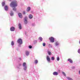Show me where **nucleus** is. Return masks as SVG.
Segmentation results:
<instances>
[{
  "label": "nucleus",
  "mask_w": 80,
  "mask_h": 80,
  "mask_svg": "<svg viewBox=\"0 0 80 80\" xmlns=\"http://www.w3.org/2000/svg\"><path fill=\"white\" fill-rule=\"evenodd\" d=\"M10 7L12 8H13V10L16 12L17 8L16 7H17V2L16 1H13L11 2L10 4Z\"/></svg>",
  "instance_id": "f257e3e1"
},
{
  "label": "nucleus",
  "mask_w": 80,
  "mask_h": 80,
  "mask_svg": "<svg viewBox=\"0 0 80 80\" xmlns=\"http://www.w3.org/2000/svg\"><path fill=\"white\" fill-rule=\"evenodd\" d=\"M17 42L18 45V46L19 47H22L21 45L23 43V42L22 41V39L21 38H19Z\"/></svg>",
  "instance_id": "f03ea898"
},
{
  "label": "nucleus",
  "mask_w": 80,
  "mask_h": 80,
  "mask_svg": "<svg viewBox=\"0 0 80 80\" xmlns=\"http://www.w3.org/2000/svg\"><path fill=\"white\" fill-rule=\"evenodd\" d=\"M22 66L23 71L25 72H27V65L26 62H24L22 63Z\"/></svg>",
  "instance_id": "7ed1b4c3"
},
{
  "label": "nucleus",
  "mask_w": 80,
  "mask_h": 80,
  "mask_svg": "<svg viewBox=\"0 0 80 80\" xmlns=\"http://www.w3.org/2000/svg\"><path fill=\"white\" fill-rule=\"evenodd\" d=\"M49 39L52 43H53L55 42V38L53 37L49 38Z\"/></svg>",
  "instance_id": "20e7f679"
},
{
  "label": "nucleus",
  "mask_w": 80,
  "mask_h": 80,
  "mask_svg": "<svg viewBox=\"0 0 80 80\" xmlns=\"http://www.w3.org/2000/svg\"><path fill=\"white\" fill-rule=\"evenodd\" d=\"M46 59L48 63H50L51 62L50 61V57L48 56H46Z\"/></svg>",
  "instance_id": "39448f33"
},
{
  "label": "nucleus",
  "mask_w": 80,
  "mask_h": 80,
  "mask_svg": "<svg viewBox=\"0 0 80 80\" xmlns=\"http://www.w3.org/2000/svg\"><path fill=\"white\" fill-rule=\"evenodd\" d=\"M28 19V17H25L24 18V22L25 24H27V23H28V22L27 21V19Z\"/></svg>",
  "instance_id": "423d86ee"
},
{
  "label": "nucleus",
  "mask_w": 80,
  "mask_h": 80,
  "mask_svg": "<svg viewBox=\"0 0 80 80\" xmlns=\"http://www.w3.org/2000/svg\"><path fill=\"white\" fill-rule=\"evenodd\" d=\"M15 29V28L13 27H11L10 29V30L11 32H14Z\"/></svg>",
  "instance_id": "0eeeda50"
},
{
  "label": "nucleus",
  "mask_w": 80,
  "mask_h": 80,
  "mask_svg": "<svg viewBox=\"0 0 80 80\" xmlns=\"http://www.w3.org/2000/svg\"><path fill=\"white\" fill-rule=\"evenodd\" d=\"M25 55L26 56H29V55H30V52L26 51L25 52Z\"/></svg>",
  "instance_id": "6e6552de"
},
{
  "label": "nucleus",
  "mask_w": 80,
  "mask_h": 80,
  "mask_svg": "<svg viewBox=\"0 0 80 80\" xmlns=\"http://www.w3.org/2000/svg\"><path fill=\"white\" fill-rule=\"evenodd\" d=\"M18 16L20 18H22V17H23L22 14L21 13H18Z\"/></svg>",
  "instance_id": "1a4fd4ad"
},
{
  "label": "nucleus",
  "mask_w": 80,
  "mask_h": 80,
  "mask_svg": "<svg viewBox=\"0 0 80 80\" xmlns=\"http://www.w3.org/2000/svg\"><path fill=\"white\" fill-rule=\"evenodd\" d=\"M28 18L29 19H32L33 18V15L32 14H30L28 16Z\"/></svg>",
  "instance_id": "9d476101"
},
{
  "label": "nucleus",
  "mask_w": 80,
  "mask_h": 80,
  "mask_svg": "<svg viewBox=\"0 0 80 80\" xmlns=\"http://www.w3.org/2000/svg\"><path fill=\"white\" fill-rule=\"evenodd\" d=\"M58 73L57 72H53V75H54L55 76H56L58 75Z\"/></svg>",
  "instance_id": "9b49d317"
},
{
  "label": "nucleus",
  "mask_w": 80,
  "mask_h": 80,
  "mask_svg": "<svg viewBox=\"0 0 80 80\" xmlns=\"http://www.w3.org/2000/svg\"><path fill=\"white\" fill-rule=\"evenodd\" d=\"M30 10H31V8H30V7H29L27 8V12H30Z\"/></svg>",
  "instance_id": "f8f14e48"
},
{
  "label": "nucleus",
  "mask_w": 80,
  "mask_h": 80,
  "mask_svg": "<svg viewBox=\"0 0 80 80\" xmlns=\"http://www.w3.org/2000/svg\"><path fill=\"white\" fill-rule=\"evenodd\" d=\"M68 62H70V63H73V61L71 59H68Z\"/></svg>",
  "instance_id": "ddd939ff"
},
{
  "label": "nucleus",
  "mask_w": 80,
  "mask_h": 80,
  "mask_svg": "<svg viewBox=\"0 0 80 80\" xmlns=\"http://www.w3.org/2000/svg\"><path fill=\"white\" fill-rule=\"evenodd\" d=\"M60 45V43L58 41H56L55 43V45L56 46H58Z\"/></svg>",
  "instance_id": "4468645a"
},
{
  "label": "nucleus",
  "mask_w": 80,
  "mask_h": 80,
  "mask_svg": "<svg viewBox=\"0 0 80 80\" xmlns=\"http://www.w3.org/2000/svg\"><path fill=\"white\" fill-rule=\"evenodd\" d=\"M47 52H48V55H52V52H51L49 51V50L48 49L47 51Z\"/></svg>",
  "instance_id": "2eb2a0df"
},
{
  "label": "nucleus",
  "mask_w": 80,
  "mask_h": 80,
  "mask_svg": "<svg viewBox=\"0 0 80 80\" xmlns=\"http://www.w3.org/2000/svg\"><path fill=\"white\" fill-rule=\"evenodd\" d=\"M66 78L68 80H73V79L69 77H66Z\"/></svg>",
  "instance_id": "dca6fc26"
},
{
  "label": "nucleus",
  "mask_w": 80,
  "mask_h": 80,
  "mask_svg": "<svg viewBox=\"0 0 80 80\" xmlns=\"http://www.w3.org/2000/svg\"><path fill=\"white\" fill-rule=\"evenodd\" d=\"M37 42L38 41L37 40H35L33 41V43L34 45H36L37 43Z\"/></svg>",
  "instance_id": "f3484780"
},
{
  "label": "nucleus",
  "mask_w": 80,
  "mask_h": 80,
  "mask_svg": "<svg viewBox=\"0 0 80 80\" xmlns=\"http://www.w3.org/2000/svg\"><path fill=\"white\" fill-rule=\"evenodd\" d=\"M8 6H6L4 7L5 10H6V11L8 10Z\"/></svg>",
  "instance_id": "a211bd4d"
},
{
  "label": "nucleus",
  "mask_w": 80,
  "mask_h": 80,
  "mask_svg": "<svg viewBox=\"0 0 80 80\" xmlns=\"http://www.w3.org/2000/svg\"><path fill=\"white\" fill-rule=\"evenodd\" d=\"M18 26L19 27V28L20 30H21L22 28V25H21V24L20 23H19V24L18 25Z\"/></svg>",
  "instance_id": "6ab92c4d"
},
{
  "label": "nucleus",
  "mask_w": 80,
  "mask_h": 80,
  "mask_svg": "<svg viewBox=\"0 0 80 80\" xmlns=\"http://www.w3.org/2000/svg\"><path fill=\"white\" fill-rule=\"evenodd\" d=\"M10 16H13L14 15L13 12V11H11L10 13Z\"/></svg>",
  "instance_id": "aec40b11"
},
{
  "label": "nucleus",
  "mask_w": 80,
  "mask_h": 80,
  "mask_svg": "<svg viewBox=\"0 0 80 80\" xmlns=\"http://www.w3.org/2000/svg\"><path fill=\"white\" fill-rule=\"evenodd\" d=\"M39 39L40 41V42H42L43 39L42 38V37H39Z\"/></svg>",
  "instance_id": "412c9836"
},
{
  "label": "nucleus",
  "mask_w": 80,
  "mask_h": 80,
  "mask_svg": "<svg viewBox=\"0 0 80 80\" xmlns=\"http://www.w3.org/2000/svg\"><path fill=\"white\" fill-rule=\"evenodd\" d=\"M48 47L49 48H52V45L51 44H48Z\"/></svg>",
  "instance_id": "4be33fe9"
},
{
  "label": "nucleus",
  "mask_w": 80,
  "mask_h": 80,
  "mask_svg": "<svg viewBox=\"0 0 80 80\" xmlns=\"http://www.w3.org/2000/svg\"><path fill=\"white\" fill-rule=\"evenodd\" d=\"M62 73L64 75V76H65V77H66V75L65 72H62Z\"/></svg>",
  "instance_id": "5701e85b"
},
{
  "label": "nucleus",
  "mask_w": 80,
  "mask_h": 80,
  "mask_svg": "<svg viewBox=\"0 0 80 80\" xmlns=\"http://www.w3.org/2000/svg\"><path fill=\"white\" fill-rule=\"evenodd\" d=\"M55 60V58L54 57H51V60L52 61H53V60Z\"/></svg>",
  "instance_id": "b1692460"
},
{
  "label": "nucleus",
  "mask_w": 80,
  "mask_h": 80,
  "mask_svg": "<svg viewBox=\"0 0 80 80\" xmlns=\"http://www.w3.org/2000/svg\"><path fill=\"white\" fill-rule=\"evenodd\" d=\"M56 60L58 62V61L60 60V58L58 57H57L56 58Z\"/></svg>",
  "instance_id": "393cba45"
},
{
  "label": "nucleus",
  "mask_w": 80,
  "mask_h": 80,
  "mask_svg": "<svg viewBox=\"0 0 80 80\" xmlns=\"http://www.w3.org/2000/svg\"><path fill=\"white\" fill-rule=\"evenodd\" d=\"M35 63L36 64H37V63H38V60H35Z\"/></svg>",
  "instance_id": "a878e982"
},
{
  "label": "nucleus",
  "mask_w": 80,
  "mask_h": 80,
  "mask_svg": "<svg viewBox=\"0 0 80 80\" xmlns=\"http://www.w3.org/2000/svg\"><path fill=\"white\" fill-rule=\"evenodd\" d=\"M32 27H34V26H35V23H32Z\"/></svg>",
  "instance_id": "bb28decb"
},
{
  "label": "nucleus",
  "mask_w": 80,
  "mask_h": 80,
  "mask_svg": "<svg viewBox=\"0 0 80 80\" xmlns=\"http://www.w3.org/2000/svg\"><path fill=\"white\" fill-rule=\"evenodd\" d=\"M2 6H4L5 5V2H3L2 3Z\"/></svg>",
  "instance_id": "cd10ccee"
},
{
  "label": "nucleus",
  "mask_w": 80,
  "mask_h": 80,
  "mask_svg": "<svg viewBox=\"0 0 80 80\" xmlns=\"http://www.w3.org/2000/svg\"><path fill=\"white\" fill-rule=\"evenodd\" d=\"M14 45V42H13V41H12L11 42V45Z\"/></svg>",
  "instance_id": "c85d7f7f"
},
{
  "label": "nucleus",
  "mask_w": 80,
  "mask_h": 80,
  "mask_svg": "<svg viewBox=\"0 0 80 80\" xmlns=\"http://www.w3.org/2000/svg\"><path fill=\"white\" fill-rule=\"evenodd\" d=\"M78 53L80 54V49H79L78 51Z\"/></svg>",
  "instance_id": "c756f323"
},
{
  "label": "nucleus",
  "mask_w": 80,
  "mask_h": 80,
  "mask_svg": "<svg viewBox=\"0 0 80 80\" xmlns=\"http://www.w3.org/2000/svg\"><path fill=\"white\" fill-rule=\"evenodd\" d=\"M28 48H29L31 49L32 48V46L31 45H30L28 46Z\"/></svg>",
  "instance_id": "7c9ffc66"
},
{
  "label": "nucleus",
  "mask_w": 80,
  "mask_h": 80,
  "mask_svg": "<svg viewBox=\"0 0 80 80\" xmlns=\"http://www.w3.org/2000/svg\"><path fill=\"white\" fill-rule=\"evenodd\" d=\"M18 70H20V67H18V68H17Z\"/></svg>",
  "instance_id": "2f4dec72"
},
{
  "label": "nucleus",
  "mask_w": 80,
  "mask_h": 80,
  "mask_svg": "<svg viewBox=\"0 0 80 80\" xmlns=\"http://www.w3.org/2000/svg\"><path fill=\"white\" fill-rule=\"evenodd\" d=\"M42 45H43V46L44 47H45V43H43L42 44Z\"/></svg>",
  "instance_id": "473e14b6"
},
{
  "label": "nucleus",
  "mask_w": 80,
  "mask_h": 80,
  "mask_svg": "<svg viewBox=\"0 0 80 80\" xmlns=\"http://www.w3.org/2000/svg\"><path fill=\"white\" fill-rule=\"evenodd\" d=\"M22 65V64L21 63L19 64L18 66L20 67V66H21Z\"/></svg>",
  "instance_id": "72a5a7b5"
},
{
  "label": "nucleus",
  "mask_w": 80,
  "mask_h": 80,
  "mask_svg": "<svg viewBox=\"0 0 80 80\" xmlns=\"http://www.w3.org/2000/svg\"><path fill=\"white\" fill-rule=\"evenodd\" d=\"M23 13L24 14H25V11H23Z\"/></svg>",
  "instance_id": "f704fd0d"
},
{
  "label": "nucleus",
  "mask_w": 80,
  "mask_h": 80,
  "mask_svg": "<svg viewBox=\"0 0 80 80\" xmlns=\"http://www.w3.org/2000/svg\"><path fill=\"white\" fill-rule=\"evenodd\" d=\"M72 68H75V67L74 66H73L72 67Z\"/></svg>",
  "instance_id": "c9c22d12"
},
{
  "label": "nucleus",
  "mask_w": 80,
  "mask_h": 80,
  "mask_svg": "<svg viewBox=\"0 0 80 80\" xmlns=\"http://www.w3.org/2000/svg\"><path fill=\"white\" fill-rule=\"evenodd\" d=\"M79 75H80V70L79 71Z\"/></svg>",
  "instance_id": "e433bc0d"
},
{
  "label": "nucleus",
  "mask_w": 80,
  "mask_h": 80,
  "mask_svg": "<svg viewBox=\"0 0 80 80\" xmlns=\"http://www.w3.org/2000/svg\"><path fill=\"white\" fill-rule=\"evenodd\" d=\"M9 2H11L12 0H8Z\"/></svg>",
  "instance_id": "4c0bfd02"
},
{
  "label": "nucleus",
  "mask_w": 80,
  "mask_h": 80,
  "mask_svg": "<svg viewBox=\"0 0 80 80\" xmlns=\"http://www.w3.org/2000/svg\"><path fill=\"white\" fill-rule=\"evenodd\" d=\"M16 50H18V48H17Z\"/></svg>",
  "instance_id": "58836bf2"
},
{
  "label": "nucleus",
  "mask_w": 80,
  "mask_h": 80,
  "mask_svg": "<svg viewBox=\"0 0 80 80\" xmlns=\"http://www.w3.org/2000/svg\"><path fill=\"white\" fill-rule=\"evenodd\" d=\"M20 60H21V58H20Z\"/></svg>",
  "instance_id": "ea45409f"
}]
</instances>
